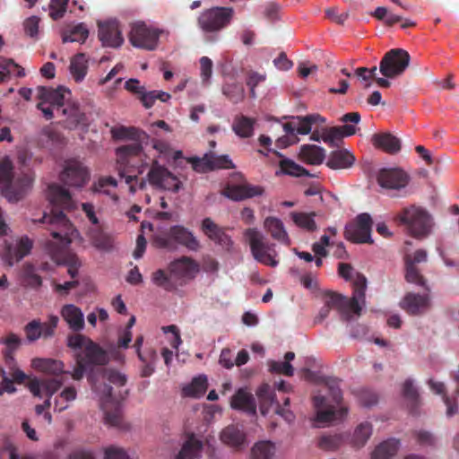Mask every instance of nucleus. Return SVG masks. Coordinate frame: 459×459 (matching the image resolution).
Listing matches in <instances>:
<instances>
[{
	"label": "nucleus",
	"mask_w": 459,
	"mask_h": 459,
	"mask_svg": "<svg viewBox=\"0 0 459 459\" xmlns=\"http://www.w3.org/2000/svg\"><path fill=\"white\" fill-rule=\"evenodd\" d=\"M430 307L429 297L412 292L407 293L401 301V307L408 314L416 316L426 312Z\"/></svg>",
	"instance_id": "nucleus-24"
},
{
	"label": "nucleus",
	"mask_w": 459,
	"mask_h": 459,
	"mask_svg": "<svg viewBox=\"0 0 459 459\" xmlns=\"http://www.w3.org/2000/svg\"><path fill=\"white\" fill-rule=\"evenodd\" d=\"M403 394L412 403L417 404L419 401V393L411 379L405 380L403 385Z\"/></svg>",
	"instance_id": "nucleus-63"
},
{
	"label": "nucleus",
	"mask_w": 459,
	"mask_h": 459,
	"mask_svg": "<svg viewBox=\"0 0 459 459\" xmlns=\"http://www.w3.org/2000/svg\"><path fill=\"white\" fill-rule=\"evenodd\" d=\"M37 90L39 99L41 100L38 103L37 108L43 113L47 120L53 118L54 110H56L57 115L67 116L69 123L74 126L78 125L82 121L83 114L80 112L78 107L74 105L65 107L71 97L69 90L62 86L56 89L39 86Z\"/></svg>",
	"instance_id": "nucleus-3"
},
{
	"label": "nucleus",
	"mask_w": 459,
	"mask_h": 459,
	"mask_svg": "<svg viewBox=\"0 0 459 459\" xmlns=\"http://www.w3.org/2000/svg\"><path fill=\"white\" fill-rule=\"evenodd\" d=\"M207 387V377L205 376H199L195 377L189 385L183 387L182 394L186 397L199 398L204 394Z\"/></svg>",
	"instance_id": "nucleus-44"
},
{
	"label": "nucleus",
	"mask_w": 459,
	"mask_h": 459,
	"mask_svg": "<svg viewBox=\"0 0 459 459\" xmlns=\"http://www.w3.org/2000/svg\"><path fill=\"white\" fill-rule=\"evenodd\" d=\"M244 236L249 244L251 254L255 261L271 267L278 265L279 262L275 259L277 256L275 245L270 243L262 232L257 229L249 228L246 230Z\"/></svg>",
	"instance_id": "nucleus-9"
},
{
	"label": "nucleus",
	"mask_w": 459,
	"mask_h": 459,
	"mask_svg": "<svg viewBox=\"0 0 459 459\" xmlns=\"http://www.w3.org/2000/svg\"><path fill=\"white\" fill-rule=\"evenodd\" d=\"M104 459H131L125 449L110 446L105 449Z\"/></svg>",
	"instance_id": "nucleus-64"
},
{
	"label": "nucleus",
	"mask_w": 459,
	"mask_h": 459,
	"mask_svg": "<svg viewBox=\"0 0 459 459\" xmlns=\"http://www.w3.org/2000/svg\"><path fill=\"white\" fill-rule=\"evenodd\" d=\"M269 369L273 373L282 374L287 377H291L294 374V368L290 363L286 361L271 360L268 363Z\"/></svg>",
	"instance_id": "nucleus-56"
},
{
	"label": "nucleus",
	"mask_w": 459,
	"mask_h": 459,
	"mask_svg": "<svg viewBox=\"0 0 459 459\" xmlns=\"http://www.w3.org/2000/svg\"><path fill=\"white\" fill-rule=\"evenodd\" d=\"M13 166L9 160H4L0 161V189L8 201L15 203L21 200L22 193L20 190H13Z\"/></svg>",
	"instance_id": "nucleus-19"
},
{
	"label": "nucleus",
	"mask_w": 459,
	"mask_h": 459,
	"mask_svg": "<svg viewBox=\"0 0 459 459\" xmlns=\"http://www.w3.org/2000/svg\"><path fill=\"white\" fill-rule=\"evenodd\" d=\"M60 314L71 330L79 332L84 328L83 314L81 308L75 305L66 304L63 306Z\"/></svg>",
	"instance_id": "nucleus-28"
},
{
	"label": "nucleus",
	"mask_w": 459,
	"mask_h": 459,
	"mask_svg": "<svg viewBox=\"0 0 459 459\" xmlns=\"http://www.w3.org/2000/svg\"><path fill=\"white\" fill-rule=\"evenodd\" d=\"M31 185L32 178L28 174H24L13 181V189L20 190L22 193L21 199H22L26 192L30 188Z\"/></svg>",
	"instance_id": "nucleus-62"
},
{
	"label": "nucleus",
	"mask_w": 459,
	"mask_h": 459,
	"mask_svg": "<svg viewBox=\"0 0 459 459\" xmlns=\"http://www.w3.org/2000/svg\"><path fill=\"white\" fill-rule=\"evenodd\" d=\"M394 220L405 225L414 238H424L430 233L432 219L430 214L423 208L411 205L403 208Z\"/></svg>",
	"instance_id": "nucleus-8"
},
{
	"label": "nucleus",
	"mask_w": 459,
	"mask_h": 459,
	"mask_svg": "<svg viewBox=\"0 0 459 459\" xmlns=\"http://www.w3.org/2000/svg\"><path fill=\"white\" fill-rule=\"evenodd\" d=\"M0 342L5 345L3 353L14 354L21 344V339L13 333H10L6 337L1 338Z\"/></svg>",
	"instance_id": "nucleus-60"
},
{
	"label": "nucleus",
	"mask_w": 459,
	"mask_h": 459,
	"mask_svg": "<svg viewBox=\"0 0 459 459\" xmlns=\"http://www.w3.org/2000/svg\"><path fill=\"white\" fill-rule=\"evenodd\" d=\"M410 55L403 48L387 51L379 63V71L386 78H395L404 73L410 64Z\"/></svg>",
	"instance_id": "nucleus-12"
},
{
	"label": "nucleus",
	"mask_w": 459,
	"mask_h": 459,
	"mask_svg": "<svg viewBox=\"0 0 459 459\" xmlns=\"http://www.w3.org/2000/svg\"><path fill=\"white\" fill-rule=\"evenodd\" d=\"M325 157L324 148L316 145L304 144L300 147L299 158L306 163L319 165Z\"/></svg>",
	"instance_id": "nucleus-36"
},
{
	"label": "nucleus",
	"mask_w": 459,
	"mask_h": 459,
	"mask_svg": "<svg viewBox=\"0 0 459 459\" xmlns=\"http://www.w3.org/2000/svg\"><path fill=\"white\" fill-rule=\"evenodd\" d=\"M373 144L389 154H395L401 150L400 140L390 133L373 135Z\"/></svg>",
	"instance_id": "nucleus-32"
},
{
	"label": "nucleus",
	"mask_w": 459,
	"mask_h": 459,
	"mask_svg": "<svg viewBox=\"0 0 459 459\" xmlns=\"http://www.w3.org/2000/svg\"><path fill=\"white\" fill-rule=\"evenodd\" d=\"M256 123L255 118L248 117L244 115L236 116L233 124V132L241 138H249L254 134V126Z\"/></svg>",
	"instance_id": "nucleus-35"
},
{
	"label": "nucleus",
	"mask_w": 459,
	"mask_h": 459,
	"mask_svg": "<svg viewBox=\"0 0 459 459\" xmlns=\"http://www.w3.org/2000/svg\"><path fill=\"white\" fill-rule=\"evenodd\" d=\"M193 168L196 171L204 169H220L235 168L229 155L205 154L204 158H195L192 160Z\"/></svg>",
	"instance_id": "nucleus-23"
},
{
	"label": "nucleus",
	"mask_w": 459,
	"mask_h": 459,
	"mask_svg": "<svg viewBox=\"0 0 459 459\" xmlns=\"http://www.w3.org/2000/svg\"><path fill=\"white\" fill-rule=\"evenodd\" d=\"M372 433V424L368 421L361 422L355 428L350 444L355 448H361L367 444Z\"/></svg>",
	"instance_id": "nucleus-37"
},
{
	"label": "nucleus",
	"mask_w": 459,
	"mask_h": 459,
	"mask_svg": "<svg viewBox=\"0 0 459 459\" xmlns=\"http://www.w3.org/2000/svg\"><path fill=\"white\" fill-rule=\"evenodd\" d=\"M276 452L275 444L269 440L255 443L251 448V459H273Z\"/></svg>",
	"instance_id": "nucleus-41"
},
{
	"label": "nucleus",
	"mask_w": 459,
	"mask_h": 459,
	"mask_svg": "<svg viewBox=\"0 0 459 459\" xmlns=\"http://www.w3.org/2000/svg\"><path fill=\"white\" fill-rule=\"evenodd\" d=\"M68 0H51L49 4V16L53 20L62 18L66 12Z\"/></svg>",
	"instance_id": "nucleus-59"
},
{
	"label": "nucleus",
	"mask_w": 459,
	"mask_h": 459,
	"mask_svg": "<svg viewBox=\"0 0 459 459\" xmlns=\"http://www.w3.org/2000/svg\"><path fill=\"white\" fill-rule=\"evenodd\" d=\"M88 237L93 247L100 250H110L113 247V238L103 230L100 225L92 226L88 230Z\"/></svg>",
	"instance_id": "nucleus-31"
},
{
	"label": "nucleus",
	"mask_w": 459,
	"mask_h": 459,
	"mask_svg": "<svg viewBox=\"0 0 459 459\" xmlns=\"http://www.w3.org/2000/svg\"><path fill=\"white\" fill-rule=\"evenodd\" d=\"M100 393L101 409L105 413V422L112 427L125 429L126 427L118 403L125 399L127 391H126L124 394L119 393L118 395H116L112 392V387L105 384Z\"/></svg>",
	"instance_id": "nucleus-10"
},
{
	"label": "nucleus",
	"mask_w": 459,
	"mask_h": 459,
	"mask_svg": "<svg viewBox=\"0 0 459 459\" xmlns=\"http://www.w3.org/2000/svg\"><path fill=\"white\" fill-rule=\"evenodd\" d=\"M48 199L52 205L50 213H45L41 222L48 223L53 240L46 243V250L52 260L57 264H64L68 266L67 273L72 278L78 274L81 262L76 255L65 252V248L71 243L70 235L74 228L65 211L74 208V202L70 192L59 185H50L48 191Z\"/></svg>",
	"instance_id": "nucleus-1"
},
{
	"label": "nucleus",
	"mask_w": 459,
	"mask_h": 459,
	"mask_svg": "<svg viewBox=\"0 0 459 459\" xmlns=\"http://www.w3.org/2000/svg\"><path fill=\"white\" fill-rule=\"evenodd\" d=\"M111 134L117 140H138L140 138L141 131L135 127L118 126L111 129Z\"/></svg>",
	"instance_id": "nucleus-51"
},
{
	"label": "nucleus",
	"mask_w": 459,
	"mask_h": 459,
	"mask_svg": "<svg viewBox=\"0 0 459 459\" xmlns=\"http://www.w3.org/2000/svg\"><path fill=\"white\" fill-rule=\"evenodd\" d=\"M345 438L342 433L323 435L318 438L317 446L325 452H333L343 445Z\"/></svg>",
	"instance_id": "nucleus-43"
},
{
	"label": "nucleus",
	"mask_w": 459,
	"mask_h": 459,
	"mask_svg": "<svg viewBox=\"0 0 459 459\" xmlns=\"http://www.w3.org/2000/svg\"><path fill=\"white\" fill-rule=\"evenodd\" d=\"M233 409L242 410L247 412H255V402L254 396L244 389H238L232 396L230 402Z\"/></svg>",
	"instance_id": "nucleus-34"
},
{
	"label": "nucleus",
	"mask_w": 459,
	"mask_h": 459,
	"mask_svg": "<svg viewBox=\"0 0 459 459\" xmlns=\"http://www.w3.org/2000/svg\"><path fill=\"white\" fill-rule=\"evenodd\" d=\"M143 146L140 143H133L117 149V162L120 164L119 175L130 186L132 193L136 192L137 188L144 189L146 186L144 179H141L137 186L133 184L134 181L137 182L138 175L143 174L148 166L141 158Z\"/></svg>",
	"instance_id": "nucleus-5"
},
{
	"label": "nucleus",
	"mask_w": 459,
	"mask_h": 459,
	"mask_svg": "<svg viewBox=\"0 0 459 459\" xmlns=\"http://www.w3.org/2000/svg\"><path fill=\"white\" fill-rule=\"evenodd\" d=\"M340 380L337 378L329 377L325 381V385L329 390V394L333 403L340 404L342 400V393L340 388Z\"/></svg>",
	"instance_id": "nucleus-57"
},
{
	"label": "nucleus",
	"mask_w": 459,
	"mask_h": 459,
	"mask_svg": "<svg viewBox=\"0 0 459 459\" xmlns=\"http://www.w3.org/2000/svg\"><path fill=\"white\" fill-rule=\"evenodd\" d=\"M235 14L232 7H212L203 11L197 18V26L206 42L215 43L221 39V32L231 22Z\"/></svg>",
	"instance_id": "nucleus-7"
},
{
	"label": "nucleus",
	"mask_w": 459,
	"mask_h": 459,
	"mask_svg": "<svg viewBox=\"0 0 459 459\" xmlns=\"http://www.w3.org/2000/svg\"><path fill=\"white\" fill-rule=\"evenodd\" d=\"M98 37L103 47L119 48L124 39L117 21H107L98 22Z\"/></svg>",
	"instance_id": "nucleus-18"
},
{
	"label": "nucleus",
	"mask_w": 459,
	"mask_h": 459,
	"mask_svg": "<svg viewBox=\"0 0 459 459\" xmlns=\"http://www.w3.org/2000/svg\"><path fill=\"white\" fill-rule=\"evenodd\" d=\"M202 230L210 239L226 249H230L233 245L231 238L211 218L203 220Z\"/></svg>",
	"instance_id": "nucleus-25"
},
{
	"label": "nucleus",
	"mask_w": 459,
	"mask_h": 459,
	"mask_svg": "<svg viewBox=\"0 0 459 459\" xmlns=\"http://www.w3.org/2000/svg\"><path fill=\"white\" fill-rule=\"evenodd\" d=\"M199 62L202 81L208 83L212 74V61L208 56H202Z\"/></svg>",
	"instance_id": "nucleus-61"
},
{
	"label": "nucleus",
	"mask_w": 459,
	"mask_h": 459,
	"mask_svg": "<svg viewBox=\"0 0 459 459\" xmlns=\"http://www.w3.org/2000/svg\"><path fill=\"white\" fill-rule=\"evenodd\" d=\"M265 79H266V74H260V73L255 72V71H248L247 72V79H246V83H247V85L250 89V96L252 98H255L256 97L255 91V87L260 82H264Z\"/></svg>",
	"instance_id": "nucleus-55"
},
{
	"label": "nucleus",
	"mask_w": 459,
	"mask_h": 459,
	"mask_svg": "<svg viewBox=\"0 0 459 459\" xmlns=\"http://www.w3.org/2000/svg\"><path fill=\"white\" fill-rule=\"evenodd\" d=\"M428 384L435 394H441L442 399L446 405V415L451 417L457 413L458 407L455 400L450 398L446 393V386L442 382H436L433 379H429Z\"/></svg>",
	"instance_id": "nucleus-40"
},
{
	"label": "nucleus",
	"mask_w": 459,
	"mask_h": 459,
	"mask_svg": "<svg viewBox=\"0 0 459 459\" xmlns=\"http://www.w3.org/2000/svg\"><path fill=\"white\" fill-rule=\"evenodd\" d=\"M314 406L317 409L316 420L320 423H330L343 419L348 413L347 407H341L338 410L329 406L326 410L322 408L326 406V398L323 395H316L313 399Z\"/></svg>",
	"instance_id": "nucleus-21"
},
{
	"label": "nucleus",
	"mask_w": 459,
	"mask_h": 459,
	"mask_svg": "<svg viewBox=\"0 0 459 459\" xmlns=\"http://www.w3.org/2000/svg\"><path fill=\"white\" fill-rule=\"evenodd\" d=\"M367 289V278L364 275L358 274L353 283V293L351 298L333 291H327L325 294V305L321 307L318 316L316 317V323H321L325 319L332 308L336 309L343 321H350L353 315L360 316L362 307L365 305Z\"/></svg>",
	"instance_id": "nucleus-2"
},
{
	"label": "nucleus",
	"mask_w": 459,
	"mask_h": 459,
	"mask_svg": "<svg viewBox=\"0 0 459 459\" xmlns=\"http://www.w3.org/2000/svg\"><path fill=\"white\" fill-rule=\"evenodd\" d=\"M399 440L395 438L387 439L380 443L371 454V459H391L399 449Z\"/></svg>",
	"instance_id": "nucleus-39"
},
{
	"label": "nucleus",
	"mask_w": 459,
	"mask_h": 459,
	"mask_svg": "<svg viewBox=\"0 0 459 459\" xmlns=\"http://www.w3.org/2000/svg\"><path fill=\"white\" fill-rule=\"evenodd\" d=\"M148 181L152 186L178 193L181 187V181L166 167L153 161L147 174Z\"/></svg>",
	"instance_id": "nucleus-13"
},
{
	"label": "nucleus",
	"mask_w": 459,
	"mask_h": 459,
	"mask_svg": "<svg viewBox=\"0 0 459 459\" xmlns=\"http://www.w3.org/2000/svg\"><path fill=\"white\" fill-rule=\"evenodd\" d=\"M169 271L166 273L164 270H157L152 273V281L165 290L173 291L186 281L194 279L199 272V265L194 259L183 256L170 263Z\"/></svg>",
	"instance_id": "nucleus-6"
},
{
	"label": "nucleus",
	"mask_w": 459,
	"mask_h": 459,
	"mask_svg": "<svg viewBox=\"0 0 459 459\" xmlns=\"http://www.w3.org/2000/svg\"><path fill=\"white\" fill-rule=\"evenodd\" d=\"M70 73L76 82H81L84 79L88 71V60L85 54L79 53L75 55L70 63Z\"/></svg>",
	"instance_id": "nucleus-42"
},
{
	"label": "nucleus",
	"mask_w": 459,
	"mask_h": 459,
	"mask_svg": "<svg viewBox=\"0 0 459 459\" xmlns=\"http://www.w3.org/2000/svg\"><path fill=\"white\" fill-rule=\"evenodd\" d=\"M325 118L319 114H310L305 117H296L297 133L299 134H307L311 131L312 125L325 123Z\"/></svg>",
	"instance_id": "nucleus-46"
},
{
	"label": "nucleus",
	"mask_w": 459,
	"mask_h": 459,
	"mask_svg": "<svg viewBox=\"0 0 459 459\" xmlns=\"http://www.w3.org/2000/svg\"><path fill=\"white\" fill-rule=\"evenodd\" d=\"M264 227L271 237L285 246H290V238L285 230L283 222L276 217H267L264 221Z\"/></svg>",
	"instance_id": "nucleus-30"
},
{
	"label": "nucleus",
	"mask_w": 459,
	"mask_h": 459,
	"mask_svg": "<svg viewBox=\"0 0 459 459\" xmlns=\"http://www.w3.org/2000/svg\"><path fill=\"white\" fill-rule=\"evenodd\" d=\"M89 36V30L84 23H79L71 29H67L63 32L62 40L66 42L83 43Z\"/></svg>",
	"instance_id": "nucleus-45"
},
{
	"label": "nucleus",
	"mask_w": 459,
	"mask_h": 459,
	"mask_svg": "<svg viewBox=\"0 0 459 459\" xmlns=\"http://www.w3.org/2000/svg\"><path fill=\"white\" fill-rule=\"evenodd\" d=\"M372 219L368 213L359 214L353 222L345 227L344 237L353 243H369L371 239Z\"/></svg>",
	"instance_id": "nucleus-14"
},
{
	"label": "nucleus",
	"mask_w": 459,
	"mask_h": 459,
	"mask_svg": "<svg viewBox=\"0 0 459 459\" xmlns=\"http://www.w3.org/2000/svg\"><path fill=\"white\" fill-rule=\"evenodd\" d=\"M281 170L283 174L294 176V177H301L307 176L313 177L308 170H307L302 166L299 165L295 161L290 159H282L280 163Z\"/></svg>",
	"instance_id": "nucleus-48"
},
{
	"label": "nucleus",
	"mask_w": 459,
	"mask_h": 459,
	"mask_svg": "<svg viewBox=\"0 0 459 459\" xmlns=\"http://www.w3.org/2000/svg\"><path fill=\"white\" fill-rule=\"evenodd\" d=\"M256 395L261 403V411L263 413H264V407H270L273 403L277 404V403H278L275 400V394H274L273 390L268 384L261 385L256 391Z\"/></svg>",
	"instance_id": "nucleus-50"
},
{
	"label": "nucleus",
	"mask_w": 459,
	"mask_h": 459,
	"mask_svg": "<svg viewBox=\"0 0 459 459\" xmlns=\"http://www.w3.org/2000/svg\"><path fill=\"white\" fill-rule=\"evenodd\" d=\"M156 242L159 247L167 249H174L176 244L183 246L191 251H196L200 247L199 241L194 234L181 225L170 227L165 235L157 238Z\"/></svg>",
	"instance_id": "nucleus-11"
},
{
	"label": "nucleus",
	"mask_w": 459,
	"mask_h": 459,
	"mask_svg": "<svg viewBox=\"0 0 459 459\" xmlns=\"http://www.w3.org/2000/svg\"><path fill=\"white\" fill-rule=\"evenodd\" d=\"M263 193V187L250 184L228 186L223 190V195L234 201H240L247 198L261 195Z\"/></svg>",
	"instance_id": "nucleus-26"
},
{
	"label": "nucleus",
	"mask_w": 459,
	"mask_h": 459,
	"mask_svg": "<svg viewBox=\"0 0 459 459\" xmlns=\"http://www.w3.org/2000/svg\"><path fill=\"white\" fill-rule=\"evenodd\" d=\"M60 178L69 186L82 187L90 180V170L81 160L70 159L65 161Z\"/></svg>",
	"instance_id": "nucleus-16"
},
{
	"label": "nucleus",
	"mask_w": 459,
	"mask_h": 459,
	"mask_svg": "<svg viewBox=\"0 0 459 459\" xmlns=\"http://www.w3.org/2000/svg\"><path fill=\"white\" fill-rule=\"evenodd\" d=\"M409 176L400 169H382L377 174V183L382 188L399 190L409 183Z\"/></svg>",
	"instance_id": "nucleus-17"
},
{
	"label": "nucleus",
	"mask_w": 459,
	"mask_h": 459,
	"mask_svg": "<svg viewBox=\"0 0 459 459\" xmlns=\"http://www.w3.org/2000/svg\"><path fill=\"white\" fill-rule=\"evenodd\" d=\"M354 156L347 150L332 152L329 155L326 165L333 169H348L353 165Z\"/></svg>",
	"instance_id": "nucleus-33"
},
{
	"label": "nucleus",
	"mask_w": 459,
	"mask_h": 459,
	"mask_svg": "<svg viewBox=\"0 0 459 459\" xmlns=\"http://www.w3.org/2000/svg\"><path fill=\"white\" fill-rule=\"evenodd\" d=\"M63 385V377L43 378V391L48 397H51Z\"/></svg>",
	"instance_id": "nucleus-54"
},
{
	"label": "nucleus",
	"mask_w": 459,
	"mask_h": 459,
	"mask_svg": "<svg viewBox=\"0 0 459 459\" xmlns=\"http://www.w3.org/2000/svg\"><path fill=\"white\" fill-rule=\"evenodd\" d=\"M220 439L234 451H242L247 446L246 432L242 427L235 424L225 427L220 434Z\"/></svg>",
	"instance_id": "nucleus-20"
},
{
	"label": "nucleus",
	"mask_w": 459,
	"mask_h": 459,
	"mask_svg": "<svg viewBox=\"0 0 459 459\" xmlns=\"http://www.w3.org/2000/svg\"><path fill=\"white\" fill-rule=\"evenodd\" d=\"M222 93L232 102L238 103L245 98V89L241 82H227L222 87Z\"/></svg>",
	"instance_id": "nucleus-47"
},
{
	"label": "nucleus",
	"mask_w": 459,
	"mask_h": 459,
	"mask_svg": "<svg viewBox=\"0 0 459 459\" xmlns=\"http://www.w3.org/2000/svg\"><path fill=\"white\" fill-rule=\"evenodd\" d=\"M22 278L26 285L31 288H39L42 284L41 277L36 273L35 267L30 264H25L23 265Z\"/></svg>",
	"instance_id": "nucleus-52"
},
{
	"label": "nucleus",
	"mask_w": 459,
	"mask_h": 459,
	"mask_svg": "<svg viewBox=\"0 0 459 459\" xmlns=\"http://www.w3.org/2000/svg\"><path fill=\"white\" fill-rule=\"evenodd\" d=\"M31 366L36 370L53 377H59L63 374H70L69 372L65 371L64 363L57 359L35 358L31 361Z\"/></svg>",
	"instance_id": "nucleus-29"
},
{
	"label": "nucleus",
	"mask_w": 459,
	"mask_h": 459,
	"mask_svg": "<svg viewBox=\"0 0 459 459\" xmlns=\"http://www.w3.org/2000/svg\"><path fill=\"white\" fill-rule=\"evenodd\" d=\"M316 213L315 212H291L290 217L293 223L298 227L308 232H314L317 230V225L315 221Z\"/></svg>",
	"instance_id": "nucleus-38"
},
{
	"label": "nucleus",
	"mask_w": 459,
	"mask_h": 459,
	"mask_svg": "<svg viewBox=\"0 0 459 459\" xmlns=\"http://www.w3.org/2000/svg\"><path fill=\"white\" fill-rule=\"evenodd\" d=\"M77 392L75 387H65L60 394L56 397L54 410L59 412L65 411L68 407V403L75 400Z\"/></svg>",
	"instance_id": "nucleus-49"
},
{
	"label": "nucleus",
	"mask_w": 459,
	"mask_h": 459,
	"mask_svg": "<svg viewBox=\"0 0 459 459\" xmlns=\"http://www.w3.org/2000/svg\"><path fill=\"white\" fill-rule=\"evenodd\" d=\"M342 138L339 126L325 128L322 133V140L328 143L330 147L338 146V143L341 142Z\"/></svg>",
	"instance_id": "nucleus-53"
},
{
	"label": "nucleus",
	"mask_w": 459,
	"mask_h": 459,
	"mask_svg": "<svg viewBox=\"0 0 459 459\" xmlns=\"http://www.w3.org/2000/svg\"><path fill=\"white\" fill-rule=\"evenodd\" d=\"M67 346L73 350H81L75 355L76 365L71 373L74 380H81L88 367L105 365L108 360L106 351L83 334H70Z\"/></svg>",
	"instance_id": "nucleus-4"
},
{
	"label": "nucleus",
	"mask_w": 459,
	"mask_h": 459,
	"mask_svg": "<svg viewBox=\"0 0 459 459\" xmlns=\"http://www.w3.org/2000/svg\"><path fill=\"white\" fill-rule=\"evenodd\" d=\"M203 442L194 433L187 436L180 450L173 459H200L203 452Z\"/></svg>",
	"instance_id": "nucleus-27"
},
{
	"label": "nucleus",
	"mask_w": 459,
	"mask_h": 459,
	"mask_svg": "<svg viewBox=\"0 0 459 459\" xmlns=\"http://www.w3.org/2000/svg\"><path fill=\"white\" fill-rule=\"evenodd\" d=\"M31 248L32 241L28 237H22L14 247L11 244L5 245L2 259L8 266H13L29 255Z\"/></svg>",
	"instance_id": "nucleus-22"
},
{
	"label": "nucleus",
	"mask_w": 459,
	"mask_h": 459,
	"mask_svg": "<svg viewBox=\"0 0 459 459\" xmlns=\"http://www.w3.org/2000/svg\"><path fill=\"white\" fill-rule=\"evenodd\" d=\"M405 279L408 282L414 283L420 286L425 285V279L418 270L417 266H412L411 262H408V264H405Z\"/></svg>",
	"instance_id": "nucleus-58"
},
{
	"label": "nucleus",
	"mask_w": 459,
	"mask_h": 459,
	"mask_svg": "<svg viewBox=\"0 0 459 459\" xmlns=\"http://www.w3.org/2000/svg\"><path fill=\"white\" fill-rule=\"evenodd\" d=\"M159 37L160 31L148 27L144 22L134 23L129 33L131 44L146 50H154L157 48Z\"/></svg>",
	"instance_id": "nucleus-15"
}]
</instances>
